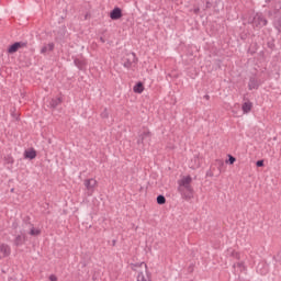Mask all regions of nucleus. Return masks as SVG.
I'll list each match as a JSON object with an SVG mask.
<instances>
[{
    "mask_svg": "<svg viewBox=\"0 0 281 281\" xmlns=\"http://www.w3.org/2000/svg\"><path fill=\"white\" fill-rule=\"evenodd\" d=\"M137 63H139V59L135 53H127L122 58V65L125 69H135V67H137Z\"/></svg>",
    "mask_w": 281,
    "mask_h": 281,
    "instance_id": "obj_1",
    "label": "nucleus"
},
{
    "mask_svg": "<svg viewBox=\"0 0 281 281\" xmlns=\"http://www.w3.org/2000/svg\"><path fill=\"white\" fill-rule=\"evenodd\" d=\"M248 23L252 25V27H258L260 30L267 25L268 21L262 13H256L252 18L248 19Z\"/></svg>",
    "mask_w": 281,
    "mask_h": 281,
    "instance_id": "obj_2",
    "label": "nucleus"
},
{
    "mask_svg": "<svg viewBox=\"0 0 281 281\" xmlns=\"http://www.w3.org/2000/svg\"><path fill=\"white\" fill-rule=\"evenodd\" d=\"M178 192L186 201H190L194 196V189L192 187H178Z\"/></svg>",
    "mask_w": 281,
    "mask_h": 281,
    "instance_id": "obj_3",
    "label": "nucleus"
},
{
    "mask_svg": "<svg viewBox=\"0 0 281 281\" xmlns=\"http://www.w3.org/2000/svg\"><path fill=\"white\" fill-rule=\"evenodd\" d=\"M23 47H27V42H15L8 47V54H16Z\"/></svg>",
    "mask_w": 281,
    "mask_h": 281,
    "instance_id": "obj_4",
    "label": "nucleus"
},
{
    "mask_svg": "<svg viewBox=\"0 0 281 281\" xmlns=\"http://www.w3.org/2000/svg\"><path fill=\"white\" fill-rule=\"evenodd\" d=\"M26 241H27V235L21 232V234L16 235L15 238L13 239V245L14 247H23V245H25Z\"/></svg>",
    "mask_w": 281,
    "mask_h": 281,
    "instance_id": "obj_5",
    "label": "nucleus"
},
{
    "mask_svg": "<svg viewBox=\"0 0 281 281\" xmlns=\"http://www.w3.org/2000/svg\"><path fill=\"white\" fill-rule=\"evenodd\" d=\"M260 85H262V81L256 78V76H252L249 78L248 89L249 91H254V89H259Z\"/></svg>",
    "mask_w": 281,
    "mask_h": 281,
    "instance_id": "obj_6",
    "label": "nucleus"
},
{
    "mask_svg": "<svg viewBox=\"0 0 281 281\" xmlns=\"http://www.w3.org/2000/svg\"><path fill=\"white\" fill-rule=\"evenodd\" d=\"M150 137H153V133L150 131L145 130L143 133L138 135L137 144H144L145 142H150Z\"/></svg>",
    "mask_w": 281,
    "mask_h": 281,
    "instance_id": "obj_7",
    "label": "nucleus"
},
{
    "mask_svg": "<svg viewBox=\"0 0 281 281\" xmlns=\"http://www.w3.org/2000/svg\"><path fill=\"white\" fill-rule=\"evenodd\" d=\"M12 254V248L8 244H0V258H8Z\"/></svg>",
    "mask_w": 281,
    "mask_h": 281,
    "instance_id": "obj_8",
    "label": "nucleus"
},
{
    "mask_svg": "<svg viewBox=\"0 0 281 281\" xmlns=\"http://www.w3.org/2000/svg\"><path fill=\"white\" fill-rule=\"evenodd\" d=\"M123 13L120 7H115L111 12H110V19L112 21H120L122 19Z\"/></svg>",
    "mask_w": 281,
    "mask_h": 281,
    "instance_id": "obj_9",
    "label": "nucleus"
},
{
    "mask_svg": "<svg viewBox=\"0 0 281 281\" xmlns=\"http://www.w3.org/2000/svg\"><path fill=\"white\" fill-rule=\"evenodd\" d=\"M24 223L26 225H30L31 229L29 232L30 236H41V228H35L34 224L30 222V217L27 220H24Z\"/></svg>",
    "mask_w": 281,
    "mask_h": 281,
    "instance_id": "obj_10",
    "label": "nucleus"
},
{
    "mask_svg": "<svg viewBox=\"0 0 281 281\" xmlns=\"http://www.w3.org/2000/svg\"><path fill=\"white\" fill-rule=\"evenodd\" d=\"M179 188L181 187H192V177L191 176H186L181 180L178 181Z\"/></svg>",
    "mask_w": 281,
    "mask_h": 281,
    "instance_id": "obj_11",
    "label": "nucleus"
},
{
    "mask_svg": "<svg viewBox=\"0 0 281 281\" xmlns=\"http://www.w3.org/2000/svg\"><path fill=\"white\" fill-rule=\"evenodd\" d=\"M97 184H98V181H95V179L93 178L86 179L83 182V186L86 187L87 190H93V188H95Z\"/></svg>",
    "mask_w": 281,
    "mask_h": 281,
    "instance_id": "obj_12",
    "label": "nucleus"
},
{
    "mask_svg": "<svg viewBox=\"0 0 281 281\" xmlns=\"http://www.w3.org/2000/svg\"><path fill=\"white\" fill-rule=\"evenodd\" d=\"M226 254L229 258H234V260H240V252L236 251L234 248H228Z\"/></svg>",
    "mask_w": 281,
    "mask_h": 281,
    "instance_id": "obj_13",
    "label": "nucleus"
},
{
    "mask_svg": "<svg viewBox=\"0 0 281 281\" xmlns=\"http://www.w3.org/2000/svg\"><path fill=\"white\" fill-rule=\"evenodd\" d=\"M54 47H56V45L53 42L48 43L41 48V54L45 56L47 52H54Z\"/></svg>",
    "mask_w": 281,
    "mask_h": 281,
    "instance_id": "obj_14",
    "label": "nucleus"
},
{
    "mask_svg": "<svg viewBox=\"0 0 281 281\" xmlns=\"http://www.w3.org/2000/svg\"><path fill=\"white\" fill-rule=\"evenodd\" d=\"M74 64L78 67V69H80V71L87 67V60L82 58H75Z\"/></svg>",
    "mask_w": 281,
    "mask_h": 281,
    "instance_id": "obj_15",
    "label": "nucleus"
},
{
    "mask_svg": "<svg viewBox=\"0 0 281 281\" xmlns=\"http://www.w3.org/2000/svg\"><path fill=\"white\" fill-rule=\"evenodd\" d=\"M251 109H254V103L250 101L244 102L241 105L243 113H251Z\"/></svg>",
    "mask_w": 281,
    "mask_h": 281,
    "instance_id": "obj_16",
    "label": "nucleus"
},
{
    "mask_svg": "<svg viewBox=\"0 0 281 281\" xmlns=\"http://www.w3.org/2000/svg\"><path fill=\"white\" fill-rule=\"evenodd\" d=\"M24 158L25 159H36V149L31 148L29 150L24 151Z\"/></svg>",
    "mask_w": 281,
    "mask_h": 281,
    "instance_id": "obj_17",
    "label": "nucleus"
},
{
    "mask_svg": "<svg viewBox=\"0 0 281 281\" xmlns=\"http://www.w3.org/2000/svg\"><path fill=\"white\" fill-rule=\"evenodd\" d=\"M236 267L239 269V272L243 273V271H247V267L245 266V261H239L237 263L233 265L234 271H236Z\"/></svg>",
    "mask_w": 281,
    "mask_h": 281,
    "instance_id": "obj_18",
    "label": "nucleus"
},
{
    "mask_svg": "<svg viewBox=\"0 0 281 281\" xmlns=\"http://www.w3.org/2000/svg\"><path fill=\"white\" fill-rule=\"evenodd\" d=\"M59 104H63V98L52 99L50 102H49V105H50L52 109L58 108Z\"/></svg>",
    "mask_w": 281,
    "mask_h": 281,
    "instance_id": "obj_19",
    "label": "nucleus"
},
{
    "mask_svg": "<svg viewBox=\"0 0 281 281\" xmlns=\"http://www.w3.org/2000/svg\"><path fill=\"white\" fill-rule=\"evenodd\" d=\"M134 93H144V83L142 81H138L134 88H133Z\"/></svg>",
    "mask_w": 281,
    "mask_h": 281,
    "instance_id": "obj_20",
    "label": "nucleus"
},
{
    "mask_svg": "<svg viewBox=\"0 0 281 281\" xmlns=\"http://www.w3.org/2000/svg\"><path fill=\"white\" fill-rule=\"evenodd\" d=\"M137 281H151V280H150V276L147 274V277H146V276H144V272H138Z\"/></svg>",
    "mask_w": 281,
    "mask_h": 281,
    "instance_id": "obj_21",
    "label": "nucleus"
},
{
    "mask_svg": "<svg viewBox=\"0 0 281 281\" xmlns=\"http://www.w3.org/2000/svg\"><path fill=\"white\" fill-rule=\"evenodd\" d=\"M158 205H166V196L162 194H159L156 199Z\"/></svg>",
    "mask_w": 281,
    "mask_h": 281,
    "instance_id": "obj_22",
    "label": "nucleus"
},
{
    "mask_svg": "<svg viewBox=\"0 0 281 281\" xmlns=\"http://www.w3.org/2000/svg\"><path fill=\"white\" fill-rule=\"evenodd\" d=\"M4 164H10L12 166V164H14V158L12 157V155H7L4 156Z\"/></svg>",
    "mask_w": 281,
    "mask_h": 281,
    "instance_id": "obj_23",
    "label": "nucleus"
},
{
    "mask_svg": "<svg viewBox=\"0 0 281 281\" xmlns=\"http://www.w3.org/2000/svg\"><path fill=\"white\" fill-rule=\"evenodd\" d=\"M226 164L233 166V164H236V157L228 155V160H226Z\"/></svg>",
    "mask_w": 281,
    "mask_h": 281,
    "instance_id": "obj_24",
    "label": "nucleus"
},
{
    "mask_svg": "<svg viewBox=\"0 0 281 281\" xmlns=\"http://www.w3.org/2000/svg\"><path fill=\"white\" fill-rule=\"evenodd\" d=\"M101 117L103 120L109 119V110L106 108H104V110L101 112Z\"/></svg>",
    "mask_w": 281,
    "mask_h": 281,
    "instance_id": "obj_25",
    "label": "nucleus"
},
{
    "mask_svg": "<svg viewBox=\"0 0 281 281\" xmlns=\"http://www.w3.org/2000/svg\"><path fill=\"white\" fill-rule=\"evenodd\" d=\"M256 166H257V168H263L265 167V160H257Z\"/></svg>",
    "mask_w": 281,
    "mask_h": 281,
    "instance_id": "obj_26",
    "label": "nucleus"
},
{
    "mask_svg": "<svg viewBox=\"0 0 281 281\" xmlns=\"http://www.w3.org/2000/svg\"><path fill=\"white\" fill-rule=\"evenodd\" d=\"M48 280H50V281H58V277H56V274H50Z\"/></svg>",
    "mask_w": 281,
    "mask_h": 281,
    "instance_id": "obj_27",
    "label": "nucleus"
},
{
    "mask_svg": "<svg viewBox=\"0 0 281 281\" xmlns=\"http://www.w3.org/2000/svg\"><path fill=\"white\" fill-rule=\"evenodd\" d=\"M205 8L206 10H210V8H212V2L210 0H206Z\"/></svg>",
    "mask_w": 281,
    "mask_h": 281,
    "instance_id": "obj_28",
    "label": "nucleus"
},
{
    "mask_svg": "<svg viewBox=\"0 0 281 281\" xmlns=\"http://www.w3.org/2000/svg\"><path fill=\"white\" fill-rule=\"evenodd\" d=\"M12 228H13V229H18V228H19V222L14 221V222L12 223Z\"/></svg>",
    "mask_w": 281,
    "mask_h": 281,
    "instance_id": "obj_29",
    "label": "nucleus"
},
{
    "mask_svg": "<svg viewBox=\"0 0 281 281\" xmlns=\"http://www.w3.org/2000/svg\"><path fill=\"white\" fill-rule=\"evenodd\" d=\"M216 161H217L220 168L224 165V164H223V160H216Z\"/></svg>",
    "mask_w": 281,
    "mask_h": 281,
    "instance_id": "obj_30",
    "label": "nucleus"
},
{
    "mask_svg": "<svg viewBox=\"0 0 281 281\" xmlns=\"http://www.w3.org/2000/svg\"><path fill=\"white\" fill-rule=\"evenodd\" d=\"M142 265H144V267H147L146 263H144V262H142V263L139 265V267H142ZM133 267H138V265H137V263H136V265H133Z\"/></svg>",
    "mask_w": 281,
    "mask_h": 281,
    "instance_id": "obj_31",
    "label": "nucleus"
},
{
    "mask_svg": "<svg viewBox=\"0 0 281 281\" xmlns=\"http://www.w3.org/2000/svg\"><path fill=\"white\" fill-rule=\"evenodd\" d=\"M200 10H201V9H199V8H198V9H194V13H195V14H199Z\"/></svg>",
    "mask_w": 281,
    "mask_h": 281,
    "instance_id": "obj_32",
    "label": "nucleus"
},
{
    "mask_svg": "<svg viewBox=\"0 0 281 281\" xmlns=\"http://www.w3.org/2000/svg\"><path fill=\"white\" fill-rule=\"evenodd\" d=\"M204 100H210V95H209V94H205V95H204Z\"/></svg>",
    "mask_w": 281,
    "mask_h": 281,
    "instance_id": "obj_33",
    "label": "nucleus"
},
{
    "mask_svg": "<svg viewBox=\"0 0 281 281\" xmlns=\"http://www.w3.org/2000/svg\"><path fill=\"white\" fill-rule=\"evenodd\" d=\"M89 19V13H87L86 15H85V21H87Z\"/></svg>",
    "mask_w": 281,
    "mask_h": 281,
    "instance_id": "obj_34",
    "label": "nucleus"
},
{
    "mask_svg": "<svg viewBox=\"0 0 281 281\" xmlns=\"http://www.w3.org/2000/svg\"><path fill=\"white\" fill-rule=\"evenodd\" d=\"M101 43H105L106 41L104 40V37H100Z\"/></svg>",
    "mask_w": 281,
    "mask_h": 281,
    "instance_id": "obj_35",
    "label": "nucleus"
},
{
    "mask_svg": "<svg viewBox=\"0 0 281 281\" xmlns=\"http://www.w3.org/2000/svg\"><path fill=\"white\" fill-rule=\"evenodd\" d=\"M113 245H115V240H113Z\"/></svg>",
    "mask_w": 281,
    "mask_h": 281,
    "instance_id": "obj_36",
    "label": "nucleus"
},
{
    "mask_svg": "<svg viewBox=\"0 0 281 281\" xmlns=\"http://www.w3.org/2000/svg\"><path fill=\"white\" fill-rule=\"evenodd\" d=\"M35 1H37V2H38V1H41V0H35Z\"/></svg>",
    "mask_w": 281,
    "mask_h": 281,
    "instance_id": "obj_37",
    "label": "nucleus"
}]
</instances>
